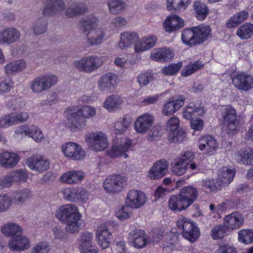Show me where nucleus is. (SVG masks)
<instances>
[{
    "label": "nucleus",
    "instance_id": "obj_1",
    "mask_svg": "<svg viewBox=\"0 0 253 253\" xmlns=\"http://www.w3.org/2000/svg\"><path fill=\"white\" fill-rule=\"evenodd\" d=\"M68 121V127L72 131L82 129L86 125V119L91 117L96 113L95 109L88 106H84L79 108L78 106H72L66 109Z\"/></svg>",
    "mask_w": 253,
    "mask_h": 253
},
{
    "label": "nucleus",
    "instance_id": "obj_2",
    "mask_svg": "<svg viewBox=\"0 0 253 253\" xmlns=\"http://www.w3.org/2000/svg\"><path fill=\"white\" fill-rule=\"evenodd\" d=\"M2 233L12 238L8 246L12 251H23L30 246L29 240L22 236V229L20 226L13 223H8L1 228Z\"/></svg>",
    "mask_w": 253,
    "mask_h": 253
},
{
    "label": "nucleus",
    "instance_id": "obj_3",
    "mask_svg": "<svg viewBox=\"0 0 253 253\" xmlns=\"http://www.w3.org/2000/svg\"><path fill=\"white\" fill-rule=\"evenodd\" d=\"M56 216L59 220L67 223L66 230L68 232L74 233L78 231L81 214L75 205L68 204L61 206L56 211Z\"/></svg>",
    "mask_w": 253,
    "mask_h": 253
},
{
    "label": "nucleus",
    "instance_id": "obj_4",
    "mask_svg": "<svg viewBox=\"0 0 253 253\" xmlns=\"http://www.w3.org/2000/svg\"><path fill=\"white\" fill-rule=\"evenodd\" d=\"M176 225L182 236L191 243L195 242L199 238L200 230L196 223L190 219L180 216L176 221Z\"/></svg>",
    "mask_w": 253,
    "mask_h": 253
},
{
    "label": "nucleus",
    "instance_id": "obj_5",
    "mask_svg": "<svg viewBox=\"0 0 253 253\" xmlns=\"http://www.w3.org/2000/svg\"><path fill=\"white\" fill-rule=\"evenodd\" d=\"M205 113L202 103H190L183 112V117L191 120V128L196 130H201L203 128L204 122L197 118L202 116Z\"/></svg>",
    "mask_w": 253,
    "mask_h": 253
},
{
    "label": "nucleus",
    "instance_id": "obj_6",
    "mask_svg": "<svg viewBox=\"0 0 253 253\" xmlns=\"http://www.w3.org/2000/svg\"><path fill=\"white\" fill-rule=\"evenodd\" d=\"M237 118V111L232 106H226L221 109V123L229 135L235 134L238 132Z\"/></svg>",
    "mask_w": 253,
    "mask_h": 253
},
{
    "label": "nucleus",
    "instance_id": "obj_7",
    "mask_svg": "<svg viewBox=\"0 0 253 253\" xmlns=\"http://www.w3.org/2000/svg\"><path fill=\"white\" fill-rule=\"evenodd\" d=\"M180 120L177 117L170 118L166 124V130L168 132V139L171 143H181L186 138V132L179 129Z\"/></svg>",
    "mask_w": 253,
    "mask_h": 253
},
{
    "label": "nucleus",
    "instance_id": "obj_8",
    "mask_svg": "<svg viewBox=\"0 0 253 253\" xmlns=\"http://www.w3.org/2000/svg\"><path fill=\"white\" fill-rule=\"evenodd\" d=\"M16 137L22 138L23 136H28L36 142H41L43 139L42 130L35 125H25L17 127L14 132Z\"/></svg>",
    "mask_w": 253,
    "mask_h": 253
},
{
    "label": "nucleus",
    "instance_id": "obj_9",
    "mask_svg": "<svg viewBox=\"0 0 253 253\" xmlns=\"http://www.w3.org/2000/svg\"><path fill=\"white\" fill-rule=\"evenodd\" d=\"M88 147L93 151H100L105 150L108 146V139L105 134L101 132H92L85 137Z\"/></svg>",
    "mask_w": 253,
    "mask_h": 253
},
{
    "label": "nucleus",
    "instance_id": "obj_10",
    "mask_svg": "<svg viewBox=\"0 0 253 253\" xmlns=\"http://www.w3.org/2000/svg\"><path fill=\"white\" fill-rule=\"evenodd\" d=\"M116 140L117 144L114 143L111 149L107 151V156L111 158H116L125 154V157L127 158V155L125 153L131 146L130 139L126 137L117 138Z\"/></svg>",
    "mask_w": 253,
    "mask_h": 253
},
{
    "label": "nucleus",
    "instance_id": "obj_11",
    "mask_svg": "<svg viewBox=\"0 0 253 253\" xmlns=\"http://www.w3.org/2000/svg\"><path fill=\"white\" fill-rule=\"evenodd\" d=\"M194 159V155L193 152H184L180 157L176 159L174 163H171L172 172L177 175H183L186 171L190 163Z\"/></svg>",
    "mask_w": 253,
    "mask_h": 253
},
{
    "label": "nucleus",
    "instance_id": "obj_12",
    "mask_svg": "<svg viewBox=\"0 0 253 253\" xmlns=\"http://www.w3.org/2000/svg\"><path fill=\"white\" fill-rule=\"evenodd\" d=\"M127 178L120 174H113L107 177L103 183L104 189L108 193H116L123 188Z\"/></svg>",
    "mask_w": 253,
    "mask_h": 253
},
{
    "label": "nucleus",
    "instance_id": "obj_13",
    "mask_svg": "<svg viewBox=\"0 0 253 253\" xmlns=\"http://www.w3.org/2000/svg\"><path fill=\"white\" fill-rule=\"evenodd\" d=\"M102 64V61L100 58L90 56L75 61L73 64L80 71L91 73L97 69Z\"/></svg>",
    "mask_w": 253,
    "mask_h": 253
},
{
    "label": "nucleus",
    "instance_id": "obj_14",
    "mask_svg": "<svg viewBox=\"0 0 253 253\" xmlns=\"http://www.w3.org/2000/svg\"><path fill=\"white\" fill-rule=\"evenodd\" d=\"M28 179L26 171L22 169L14 170L0 178V188L9 187L13 182H25Z\"/></svg>",
    "mask_w": 253,
    "mask_h": 253
},
{
    "label": "nucleus",
    "instance_id": "obj_15",
    "mask_svg": "<svg viewBox=\"0 0 253 253\" xmlns=\"http://www.w3.org/2000/svg\"><path fill=\"white\" fill-rule=\"evenodd\" d=\"M57 82L56 76L47 75L40 76L34 79L31 84V88L35 92H40L48 89Z\"/></svg>",
    "mask_w": 253,
    "mask_h": 253
},
{
    "label": "nucleus",
    "instance_id": "obj_16",
    "mask_svg": "<svg viewBox=\"0 0 253 253\" xmlns=\"http://www.w3.org/2000/svg\"><path fill=\"white\" fill-rule=\"evenodd\" d=\"M64 155L74 160H82L85 157V152L77 143L69 142L61 147Z\"/></svg>",
    "mask_w": 253,
    "mask_h": 253
},
{
    "label": "nucleus",
    "instance_id": "obj_17",
    "mask_svg": "<svg viewBox=\"0 0 253 253\" xmlns=\"http://www.w3.org/2000/svg\"><path fill=\"white\" fill-rule=\"evenodd\" d=\"M185 100L182 95H178L177 98L175 97L169 98L163 105L162 114L166 116L173 115L184 105Z\"/></svg>",
    "mask_w": 253,
    "mask_h": 253
},
{
    "label": "nucleus",
    "instance_id": "obj_18",
    "mask_svg": "<svg viewBox=\"0 0 253 253\" xmlns=\"http://www.w3.org/2000/svg\"><path fill=\"white\" fill-rule=\"evenodd\" d=\"M146 199V196L142 191L131 190L129 191L127 193L126 203L132 209H138L144 205Z\"/></svg>",
    "mask_w": 253,
    "mask_h": 253
},
{
    "label": "nucleus",
    "instance_id": "obj_19",
    "mask_svg": "<svg viewBox=\"0 0 253 253\" xmlns=\"http://www.w3.org/2000/svg\"><path fill=\"white\" fill-rule=\"evenodd\" d=\"M64 198L70 201L85 202L88 198L87 191L81 187L66 188L63 190Z\"/></svg>",
    "mask_w": 253,
    "mask_h": 253
},
{
    "label": "nucleus",
    "instance_id": "obj_20",
    "mask_svg": "<svg viewBox=\"0 0 253 253\" xmlns=\"http://www.w3.org/2000/svg\"><path fill=\"white\" fill-rule=\"evenodd\" d=\"M198 144L201 151H206L210 155L214 154L218 147V143L215 138L210 135H205L200 137Z\"/></svg>",
    "mask_w": 253,
    "mask_h": 253
},
{
    "label": "nucleus",
    "instance_id": "obj_21",
    "mask_svg": "<svg viewBox=\"0 0 253 253\" xmlns=\"http://www.w3.org/2000/svg\"><path fill=\"white\" fill-rule=\"evenodd\" d=\"M232 82L237 88L247 91L252 88L253 78L244 73L238 74L233 78Z\"/></svg>",
    "mask_w": 253,
    "mask_h": 253
},
{
    "label": "nucleus",
    "instance_id": "obj_22",
    "mask_svg": "<svg viewBox=\"0 0 253 253\" xmlns=\"http://www.w3.org/2000/svg\"><path fill=\"white\" fill-rule=\"evenodd\" d=\"M154 121L153 116L145 113L140 116L134 123V128L136 132L146 133L151 126Z\"/></svg>",
    "mask_w": 253,
    "mask_h": 253
},
{
    "label": "nucleus",
    "instance_id": "obj_23",
    "mask_svg": "<svg viewBox=\"0 0 253 253\" xmlns=\"http://www.w3.org/2000/svg\"><path fill=\"white\" fill-rule=\"evenodd\" d=\"M49 2L45 5L42 10L44 16H53L63 11L65 9V4L63 0H46Z\"/></svg>",
    "mask_w": 253,
    "mask_h": 253
},
{
    "label": "nucleus",
    "instance_id": "obj_24",
    "mask_svg": "<svg viewBox=\"0 0 253 253\" xmlns=\"http://www.w3.org/2000/svg\"><path fill=\"white\" fill-rule=\"evenodd\" d=\"M169 167L166 161L162 160L156 162L149 171V176L151 179H158L165 175Z\"/></svg>",
    "mask_w": 253,
    "mask_h": 253
},
{
    "label": "nucleus",
    "instance_id": "obj_25",
    "mask_svg": "<svg viewBox=\"0 0 253 253\" xmlns=\"http://www.w3.org/2000/svg\"><path fill=\"white\" fill-rule=\"evenodd\" d=\"M26 164L28 167L32 170L42 172L47 170L49 166V162L36 156H32L27 159Z\"/></svg>",
    "mask_w": 253,
    "mask_h": 253
},
{
    "label": "nucleus",
    "instance_id": "obj_26",
    "mask_svg": "<svg viewBox=\"0 0 253 253\" xmlns=\"http://www.w3.org/2000/svg\"><path fill=\"white\" fill-rule=\"evenodd\" d=\"M118 77L113 73H107L98 81V88L102 91H110L114 89Z\"/></svg>",
    "mask_w": 253,
    "mask_h": 253
},
{
    "label": "nucleus",
    "instance_id": "obj_27",
    "mask_svg": "<svg viewBox=\"0 0 253 253\" xmlns=\"http://www.w3.org/2000/svg\"><path fill=\"white\" fill-rule=\"evenodd\" d=\"M163 26L167 32H175L184 26V21L179 16L172 15L166 18L163 23Z\"/></svg>",
    "mask_w": 253,
    "mask_h": 253
},
{
    "label": "nucleus",
    "instance_id": "obj_28",
    "mask_svg": "<svg viewBox=\"0 0 253 253\" xmlns=\"http://www.w3.org/2000/svg\"><path fill=\"white\" fill-rule=\"evenodd\" d=\"M187 204L186 200L180 193L171 195L169 200V206L174 211H180L187 209L190 206Z\"/></svg>",
    "mask_w": 253,
    "mask_h": 253
},
{
    "label": "nucleus",
    "instance_id": "obj_29",
    "mask_svg": "<svg viewBox=\"0 0 253 253\" xmlns=\"http://www.w3.org/2000/svg\"><path fill=\"white\" fill-rule=\"evenodd\" d=\"M174 55L173 51L169 48H160L151 53V58L158 62H169L173 59Z\"/></svg>",
    "mask_w": 253,
    "mask_h": 253
},
{
    "label": "nucleus",
    "instance_id": "obj_30",
    "mask_svg": "<svg viewBox=\"0 0 253 253\" xmlns=\"http://www.w3.org/2000/svg\"><path fill=\"white\" fill-rule=\"evenodd\" d=\"M111 237L112 233L106 226H100L96 232V238L98 245L102 249H106L109 246Z\"/></svg>",
    "mask_w": 253,
    "mask_h": 253
},
{
    "label": "nucleus",
    "instance_id": "obj_31",
    "mask_svg": "<svg viewBox=\"0 0 253 253\" xmlns=\"http://www.w3.org/2000/svg\"><path fill=\"white\" fill-rule=\"evenodd\" d=\"M244 221L241 215L234 212L224 217V225L227 230H235L240 228L243 225Z\"/></svg>",
    "mask_w": 253,
    "mask_h": 253
},
{
    "label": "nucleus",
    "instance_id": "obj_32",
    "mask_svg": "<svg viewBox=\"0 0 253 253\" xmlns=\"http://www.w3.org/2000/svg\"><path fill=\"white\" fill-rule=\"evenodd\" d=\"M249 16V12L245 10L237 12L227 20L225 25L230 29L236 28L247 20Z\"/></svg>",
    "mask_w": 253,
    "mask_h": 253
},
{
    "label": "nucleus",
    "instance_id": "obj_33",
    "mask_svg": "<svg viewBox=\"0 0 253 253\" xmlns=\"http://www.w3.org/2000/svg\"><path fill=\"white\" fill-rule=\"evenodd\" d=\"M19 161V157L15 153L4 152L0 154V164L5 168L15 167Z\"/></svg>",
    "mask_w": 253,
    "mask_h": 253
},
{
    "label": "nucleus",
    "instance_id": "obj_34",
    "mask_svg": "<svg viewBox=\"0 0 253 253\" xmlns=\"http://www.w3.org/2000/svg\"><path fill=\"white\" fill-rule=\"evenodd\" d=\"M129 237L133 239V246L136 248L141 249L147 245V235L143 230L133 231L130 233Z\"/></svg>",
    "mask_w": 253,
    "mask_h": 253
},
{
    "label": "nucleus",
    "instance_id": "obj_35",
    "mask_svg": "<svg viewBox=\"0 0 253 253\" xmlns=\"http://www.w3.org/2000/svg\"><path fill=\"white\" fill-rule=\"evenodd\" d=\"M179 193L186 200L187 205H191L198 198L199 193L197 189L192 186H187L182 188Z\"/></svg>",
    "mask_w": 253,
    "mask_h": 253
},
{
    "label": "nucleus",
    "instance_id": "obj_36",
    "mask_svg": "<svg viewBox=\"0 0 253 253\" xmlns=\"http://www.w3.org/2000/svg\"><path fill=\"white\" fill-rule=\"evenodd\" d=\"M139 39V36L135 32H124L121 34L119 46L124 49L131 45Z\"/></svg>",
    "mask_w": 253,
    "mask_h": 253
},
{
    "label": "nucleus",
    "instance_id": "obj_37",
    "mask_svg": "<svg viewBox=\"0 0 253 253\" xmlns=\"http://www.w3.org/2000/svg\"><path fill=\"white\" fill-rule=\"evenodd\" d=\"M191 0H167V8L169 11L179 12L185 10Z\"/></svg>",
    "mask_w": 253,
    "mask_h": 253
},
{
    "label": "nucleus",
    "instance_id": "obj_38",
    "mask_svg": "<svg viewBox=\"0 0 253 253\" xmlns=\"http://www.w3.org/2000/svg\"><path fill=\"white\" fill-rule=\"evenodd\" d=\"M20 34L15 29H6L0 34V42L11 43L19 38Z\"/></svg>",
    "mask_w": 253,
    "mask_h": 253
},
{
    "label": "nucleus",
    "instance_id": "obj_39",
    "mask_svg": "<svg viewBox=\"0 0 253 253\" xmlns=\"http://www.w3.org/2000/svg\"><path fill=\"white\" fill-rule=\"evenodd\" d=\"M194 29L197 44L202 43L207 41L211 32L209 26H204L203 25L194 27Z\"/></svg>",
    "mask_w": 253,
    "mask_h": 253
},
{
    "label": "nucleus",
    "instance_id": "obj_40",
    "mask_svg": "<svg viewBox=\"0 0 253 253\" xmlns=\"http://www.w3.org/2000/svg\"><path fill=\"white\" fill-rule=\"evenodd\" d=\"M84 176L83 172L72 170L64 173L60 177V181L68 184L76 183L82 180Z\"/></svg>",
    "mask_w": 253,
    "mask_h": 253
},
{
    "label": "nucleus",
    "instance_id": "obj_41",
    "mask_svg": "<svg viewBox=\"0 0 253 253\" xmlns=\"http://www.w3.org/2000/svg\"><path fill=\"white\" fill-rule=\"evenodd\" d=\"M236 35L242 40H248L253 36V24L246 22L237 30Z\"/></svg>",
    "mask_w": 253,
    "mask_h": 253
},
{
    "label": "nucleus",
    "instance_id": "obj_42",
    "mask_svg": "<svg viewBox=\"0 0 253 253\" xmlns=\"http://www.w3.org/2000/svg\"><path fill=\"white\" fill-rule=\"evenodd\" d=\"M235 174L234 169L223 167L218 170V178L224 184L228 185L233 181Z\"/></svg>",
    "mask_w": 253,
    "mask_h": 253
},
{
    "label": "nucleus",
    "instance_id": "obj_43",
    "mask_svg": "<svg viewBox=\"0 0 253 253\" xmlns=\"http://www.w3.org/2000/svg\"><path fill=\"white\" fill-rule=\"evenodd\" d=\"M204 64L199 60L194 62H190L181 70V75L185 77L189 76L204 68Z\"/></svg>",
    "mask_w": 253,
    "mask_h": 253
},
{
    "label": "nucleus",
    "instance_id": "obj_44",
    "mask_svg": "<svg viewBox=\"0 0 253 253\" xmlns=\"http://www.w3.org/2000/svg\"><path fill=\"white\" fill-rule=\"evenodd\" d=\"M181 40L185 45L189 46L197 44L194 27L182 31Z\"/></svg>",
    "mask_w": 253,
    "mask_h": 253
},
{
    "label": "nucleus",
    "instance_id": "obj_45",
    "mask_svg": "<svg viewBox=\"0 0 253 253\" xmlns=\"http://www.w3.org/2000/svg\"><path fill=\"white\" fill-rule=\"evenodd\" d=\"M87 10L86 5L84 3H73L65 11V15L68 17H74L77 15H83Z\"/></svg>",
    "mask_w": 253,
    "mask_h": 253
},
{
    "label": "nucleus",
    "instance_id": "obj_46",
    "mask_svg": "<svg viewBox=\"0 0 253 253\" xmlns=\"http://www.w3.org/2000/svg\"><path fill=\"white\" fill-rule=\"evenodd\" d=\"M193 8L195 12V16L198 20L205 19L209 13L208 6L201 1H195L193 5Z\"/></svg>",
    "mask_w": 253,
    "mask_h": 253
},
{
    "label": "nucleus",
    "instance_id": "obj_47",
    "mask_svg": "<svg viewBox=\"0 0 253 253\" xmlns=\"http://www.w3.org/2000/svg\"><path fill=\"white\" fill-rule=\"evenodd\" d=\"M97 19L93 15L86 17L85 19L80 21V24L84 30V33L87 35L97 26Z\"/></svg>",
    "mask_w": 253,
    "mask_h": 253
},
{
    "label": "nucleus",
    "instance_id": "obj_48",
    "mask_svg": "<svg viewBox=\"0 0 253 253\" xmlns=\"http://www.w3.org/2000/svg\"><path fill=\"white\" fill-rule=\"evenodd\" d=\"M26 63L23 60H19L6 64L5 67V72L6 74H11L13 72L22 71L26 67Z\"/></svg>",
    "mask_w": 253,
    "mask_h": 253
},
{
    "label": "nucleus",
    "instance_id": "obj_49",
    "mask_svg": "<svg viewBox=\"0 0 253 253\" xmlns=\"http://www.w3.org/2000/svg\"><path fill=\"white\" fill-rule=\"evenodd\" d=\"M238 154L243 164L253 166V148H244Z\"/></svg>",
    "mask_w": 253,
    "mask_h": 253
},
{
    "label": "nucleus",
    "instance_id": "obj_50",
    "mask_svg": "<svg viewBox=\"0 0 253 253\" xmlns=\"http://www.w3.org/2000/svg\"><path fill=\"white\" fill-rule=\"evenodd\" d=\"M122 99L115 95H110L104 103V106L109 111H113L120 107Z\"/></svg>",
    "mask_w": 253,
    "mask_h": 253
},
{
    "label": "nucleus",
    "instance_id": "obj_51",
    "mask_svg": "<svg viewBox=\"0 0 253 253\" xmlns=\"http://www.w3.org/2000/svg\"><path fill=\"white\" fill-rule=\"evenodd\" d=\"M131 121L130 118L123 117L117 121L115 125V129L117 135L122 134L128 129Z\"/></svg>",
    "mask_w": 253,
    "mask_h": 253
},
{
    "label": "nucleus",
    "instance_id": "obj_52",
    "mask_svg": "<svg viewBox=\"0 0 253 253\" xmlns=\"http://www.w3.org/2000/svg\"><path fill=\"white\" fill-rule=\"evenodd\" d=\"M110 13L118 14L122 12L126 6V3L121 0H110L108 2Z\"/></svg>",
    "mask_w": 253,
    "mask_h": 253
},
{
    "label": "nucleus",
    "instance_id": "obj_53",
    "mask_svg": "<svg viewBox=\"0 0 253 253\" xmlns=\"http://www.w3.org/2000/svg\"><path fill=\"white\" fill-rule=\"evenodd\" d=\"M227 230L224 225H217L211 229V235L213 240L221 239L226 235Z\"/></svg>",
    "mask_w": 253,
    "mask_h": 253
},
{
    "label": "nucleus",
    "instance_id": "obj_54",
    "mask_svg": "<svg viewBox=\"0 0 253 253\" xmlns=\"http://www.w3.org/2000/svg\"><path fill=\"white\" fill-rule=\"evenodd\" d=\"M238 236L239 240L245 244H249L253 242V230H242L239 232Z\"/></svg>",
    "mask_w": 253,
    "mask_h": 253
},
{
    "label": "nucleus",
    "instance_id": "obj_55",
    "mask_svg": "<svg viewBox=\"0 0 253 253\" xmlns=\"http://www.w3.org/2000/svg\"><path fill=\"white\" fill-rule=\"evenodd\" d=\"M154 79V76L151 72L148 71L142 72L137 77V82L140 86L142 87L147 85Z\"/></svg>",
    "mask_w": 253,
    "mask_h": 253
},
{
    "label": "nucleus",
    "instance_id": "obj_56",
    "mask_svg": "<svg viewBox=\"0 0 253 253\" xmlns=\"http://www.w3.org/2000/svg\"><path fill=\"white\" fill-rule=\"evenodd\" d=\"M182 63L180 62L175 64H170L162 69L163 73L167 76H171L176 74L181 68Z\"/></svg>",
    "mask_w": 253,
    "mask_h": 253
},
{
    "label": "nucleus",
    "instance_id": "obj_57",
    "mask_svg": "<svg viewBox=\"0 0 253 253\" xmlns=\"http://www.w3.org/2000/svg\"><path fill=\"white\" fill-rule=\"evenodd\" d=\"M31 196V192L28 189H24L17 191L14 194L13 198L18 203H23Z\"/></svg>",
    "mask_w": 253,
    "mask_h": 253
},
{
    "label": "nucleus",
    "instance_id": "obj_58",
    "mask_svg": "<svg viewBox=\"0 0 253 253\" xmlns=\"http://www.w3.org/2000/svg\"><path fill=\"white\" fill-rule=\"evenodd\" d=\"M224 184L218 179H208L205 181V185L211 191L216 192L221 188L222 185Z\"/></svg>",
    "mask_w": 253,
    "mask_h": 253
},
{
    "label": "nucleus",
    "instance_id": "obj_59",
    "mask_svg": "<svg viewBox=\"0 0 253 253\" xmlns=\"http://www.w3.org/2000/svg\"><path fill=\"white\" fill-rule=\"evenodd\" d=\"M218 253H238L237 249L231 243H222L219 245Z\"/></svg>",
    "mask_w": 253,
    "mask_h": 253
},
{
    "label": "nucleus",
    "instance_id": "obj_60",
    "mask_svg": "<svg viewBox=\"0 0 253 253\" xmlns=\"http://www.w3.org/2000/svg\"><path fill=\"white\" fill-rule=\"evenodd\" d=\"M129 207L126 204L118 210L115 213V216L120 220L127 219L129 216Z\"/></svg>",
    "mask_w": 253,
    "mask_h": 253
},
{
    "label": "nucleus",
    "instance_id": "obj_61",
    "mask_svg": "<svg viewBox=\"0 0 253 253\" xmlns=\"http://www.w3.org/2000/svg\"><path fill=\"white\" fill-rule=\"evenodd\" d=\"M11 205V200L6 195H0V212L5 211Z\"/></svg>",
    "mask_w": 253,
    "mask_h": 253
},
{
    "label": "nucleus",
    "instance_id": "obj_62",
    "mask_svg": "<svg viewBox=\"0 0 253 253\" xmlns=\"http://www.w3.org/2000/svg\"><path fill=\"white\" fill-rule=\"evenodd\" d=\"M80 250L82 253H98L97 247L93 246L92 243H81Z\"/></svg>",
    "mask_w": 253,
    "mask_h": 253
},
{
    "label": "nucleus",
    "instance_id": "obj_63",
    "mask_svg": "<svg viewBox=\"0 0 253 253\" xmlns=\"http://www.w3.org/2000/svg\"><path fill=\"white\" fill-rule=\"evenodd\" d=\"M14 124L12 114H9L0 118V127H6Z\"/></svg>",
    "mask_w": 253,
    "mask_h": 253
},
{
    "label": "nucleus",
    "instance_id": "obj_64",
    "mask_svg": "<svg viewBox=\"0 0 253 253\" xmlns=\"http://www.w3.org/2000/svg\"><path fill=\"white\" fill-rule=\"evenodd\" d=\"M48 244L46 242L39 243L34 248L32 253H48Z\"/></svg>",
    "mask_w": 253,
    "mask_h": 253
}]
</instances>
